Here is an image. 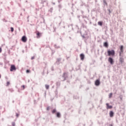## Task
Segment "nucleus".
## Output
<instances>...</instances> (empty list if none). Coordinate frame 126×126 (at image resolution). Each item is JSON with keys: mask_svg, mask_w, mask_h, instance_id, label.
Returning a JSON list of instances; mask_svg holds the SVG:
<instances>
[{"mask_svg": "<svg viewBox=\"0 0 126 126\" xmlns=\"http://www.w3.org/2000/svg\"><path fill=\"white\" fill-rule=\"evenodd\" d=\"M49 87H50V86H49V85H45V88H46V89H48L49 88Z\"/></svg>", "mask_w": 126, "mask_h": 126, "instance_id": "obj_16", "label": "nucleus"}, {"mask_svg": "<svg viewBox=\"0 0 126 126\" xmlns=\"http://www.w3.org/2000/svg\"><path fill=\"white\" fill-rule=\"evenodd\" d=\"M80 58L81 61H84V58H85V56H84V54H81L80 55Z\"/></svg>", "mask_w": 126, "mask_h": 126, "instance_id": "obj_6", "label": "nucleus"}, {"mask_svg": "<svg viewBox=\"0 0 126 126\" xmlns=\"http://www.w3.org/2000/svg\"><path fill=\"white\" fill-rule=\"evenodd\" d=\"M57 118H61V113H60V112H58L57 113Z\"/></svg>", "mask_w": 126, "mask_h": 126, "instance_id": "obj_12", "label": "nucleus"}, {"mask_svg": "<svg viewBox=\"0 0 126 126\" xmlns=\"http://www.w3.org/2000/svg\"><path fill=\"white\" fill-rule=\"evenodd\" d=\"M32 60H34V57H32Z\"/></svg>", "mask_w": 126, "mask_h": 126, "instance_id": "obj_25", "label": "nucleus"}, {"mask_svg": "<svg viewBox=\"0 0 126 126\" xmlns=\"http://www.w3.org/2000/svg\"><path fill=\"white\" fill-rule=\"evenodd\" d=\"M47 110H49V107H47Z\"/></svg>", "mask_w": 126, "mask_h": 126, "instance_id": "obj_27", "label": "nucleus"}, {"mask_svg": "<svg viewBox=\"0 0 126 126\" xmlns=\"http://www.w3.org/2000/svg\"><path fill=\"white\" fill-rule=\"evenodd\" d=\"M108 62L111 63V64H113V63H114V60L111 57L108 58Z\"/></svg>", "mask_w": 126, "mask_h": 126, "instance_id": "obj_5", "label": "nucleus"}, {"mask_svg": "<svg viewBox=\"0 0 126 126\" xmlns=\"http://www.w3.org/2000/svg\"><path fill=\"white\" fill-rule=\"evenodd\" d=\"M120 56H122V54L124 53V46L122 45L120 46Z\"/></svg>", "mask_w": 126, "mask_h": 126, "instance_id": "obj_2", "label": "nucleus"}, {"mask_svg": "<svg viewBox=\"0 0 126 126\" xmlns=\"http://www.w3.org/2000/svg\"><path fill=\"white\" fill-rule=\"evenodd\" d=\"M22 41L24 43H26V42H27V37H26V36H23L22 37Z\"/></svg>", "mask_w": 126, "mask_h": 126, "instance_id": "obj_4", "label": "nucleus"}, {"mask_svg": "<svg viewBox=\"0 0 126 126\" xmlns=\"http://www.w3.org/2000/svg\"><path fill=\"white\" fill-rule=\"evenodd\" d=\"M66 74V73H63V75H65Z\"/></svg>", "mask_w": 126, "mask_h": 126, "instance_id": "obj_26", "label": "nucleus"}, {"mask_svg": "<svg viewBox=\"0 0 126 126\" xmlns=\"http://www.w3.org/2000/svg\"><path fill=\"white\" fill-rule=\"evenodd\" d=\"M37 38H40L41 37V35H42L41 33H40L39 32H36Z\"/></svg>", "mask_w": 126, "mask_h": 126, "instance_id": "obj_9", "label": "nucleus"}, {"mask_svg": "<svg viewBox=\"0 0 126 126\" xmlns=\"http://www.w3.org/2000/svg\"><path fill=\"white\" fill-rule=\"evenodd\" d=\"M0 77H1V76L0 75Z\"/></svg>", "mask_w": 126, "mask_h": 126, "instance_id": "obj_28", "label": "nucleus"}, {"mask_svg": "<svg viewBox=\"0 0 126 126\" xmlns=\"http://www.w3.org/2000/svg\"><path fill=\"white\" fill-rule=\"evenodd\" d=\"M106 107H107L106 108H107V109H112L113 108V106L109 105V103H106Z\"/></svg>", "mask_w": 126, "mask_h": 126, "instance_id": "obj_8", "label": "nucleus"}, {"mask_svg": "<svg viewBox=\"0 0 126 126\" xmlns=\"http://www.w3.org/2000/svg\"><path fill=\"white\" fill-rule=\"evenodd\" d=\"M98 25H99L100 26H102L103 25V24H102V22H98Z\"/></svg>", "mask_w": 126, "mask_h": 126, "instance_id": "obj_14", "label": "nucleus"}, {"mask_svg": "<svg viewBox=\"0 0 126 126\" xmlns=\"http://www.w3.org/2000/svg\"><path fill=\"white\" fill-rule=\"evenodd\" d=\"M103 3H105V4H107V1H106V0H103Z\"/></svg>", "mask_w": 126, "mask_h": 126, "instance_id": "obj_21", "label": "nucleus"}, {"mask_svg": "<svg viewBox=\"0 0 126 126\" xmlns=\"http://www.w3.org/2000/svg\"><path fill=\"white\" fill-rule=\"evenodd\" d=\"M13 70H16V67L14 65H11L10 71H13Z\"/></svg>", "mask_w": 126, "mask_h": 126, "instance_id": "obj_3", "label": "nucleus"}, {"mask_svg": "<svg viewBox=\"0 0 126 126\" xmlns=\"http://www.w3.org/2000/svg\"><path fill=\"white\" fill-rule=\"evenodd\" d=\"M22 88H23V90H24V89H25V86L24 85L22 86Z\"/></svg>", "mask_w": 126, "mask_h": 126, "instance_id": "obj_20", "label": "nucleus"}, {"mask_svg": "<svg viewBox=\"0 0 126 126\" xmlns=\"http://www.w3.org/2000/svg\"><path fill=\"white\" fill-rule=\"evenodd\" d=\"M6 86H8V85H9V84H10V82H7V83H6Z\"/></svg>", "mask_w": 126, "mask_h": 126, "instance_id": "obj_19", "label": "nucleus"}, {"mask_svg": "<svg viewBox=\"0 0 126 126\" xmlns=\"http://www.w3.org/2000/svg\"><path fill=\"white\" fill-rule=\"evenodd\" d=\"M109 116L110 118H113L114 117V112L112 111H110Z\"/></svg>", "mask_w": 126, "mask_h": 126, "instance_id": "obj_10", "label": "nucleus"}, {"mask_svg": "<svg viewBox=\"0 0 126 126\" xmlns=\"http://www.w3.org/2000/svg\"><path fill=\"white\" fill-rule=\"evenodd\" d=\"M113 96V94L112 93H110L109 95V98H112V96Z\"/></svg>", "mask_w": 126, "mask_h": 126, "instance_id": "obj_15", "label": "nucleus"}, {"mask_svg": "<svg viewBox=\"0 0 126 126\" xmlns=\"http://www.w3.org/2000/svg\"><path fill=\"white\" fill-rule=\"evenodd\" d=\"M56 112V109H53L52 111V114H55Z\"/></svg>", "mask_w": 126, "mask_h": 126, "instance_id": "obj_17", "label": "nucleus"}, {"mask_svg": "<svg viewBox=\"0 0 126 126\" xmlns=\"http://www.w3.org/2000/svg\"><path fill=\"white\" fill-rule=\"evenodd\" d=\"M107 54H108V56H109V57L111 56H115V50H108Z\"/></svg>", "mask_w": 126, "mask_h": 126, "instance_id": "obj_1", "label": "nucleus"}, {"mask_svg": "<svg viewBox=\"0 0 126 126\" xmlns=\"http://www.w3.org/2000/svg\"><path fill=\"white\" fill-rule=\"evenodd\" d=\"M95 85L96 86H99L100 85V80H96L95 82Z\"/></svg>", "mask_w": 126, "mask_h": 126, "instance_id": "obj_7", "label": "nucleus"}, {"mask_svg": "<svg viewBox=\"0 0 126 126\" xmlns=\"http://www.w3.org/2000/svg\"><path fill=\"white\" fill-rule=\"evenodd\" d=\"M11 32H13V31H14V29H13V28L11 27Z\"/></svg>", "mask_w": 126, "mask_h": 126, "instance_id": "obj_18", "label": "nucleus"}, {"mask_svg": "<svg viewBox=\"0 0 126 126\" xmlns=\"http://www.w3.org/2000/svg\"><path fill=\"white\" fill-rule=\"evenodd\" d=\"M103 46L104 47H106V48H108V43L107 42H104Z\"/></svg>", "mask_w": 126, "mask_h": 126, "instance_id": "obj_13", "label": "nucleus"}, {"mask_svg": "<svg viewBox=\"0 0 126 126\" xmlns=\"http://www.w3.org/2000/svg\"><path fill=\"white\" fill-rule=\"evenodd\" d=\"M1 51H2L1 48L0 47V53H1Z\"/></svg>", "mask_w": 126, "mask_h": 126, "instance_id": "obj_24", "label": "nucleus"}, {"mask_svg": "<svg viewBox=\"0 0 126 126\" xmlns=\"http://www.w3.org/2000/svg\"><path fill=\"white\" fill-rule=\"evenodd\" d=\"M26 72H27V73H29V72H30V70H27Z\"/></svg>", "mask_w": 126, "mask_h": 126, "instance_id": "obj_22", "label": "nucleus"}, {"mask_svg": "<svg viewBox=\"0 0 126 126\" xmlns=\"http://www.w3.org/2000/svg\"><path fill=\"white\" fill-rule=\"evenodd\" d=\"M119 61L121 63H124V58L123 57H121L119 59Z\"/></svg>", "mask_w": 126, "mask_h": 126, "instance_id": "obj_11", "label": "nucleus"}, {"mask_svg": "<svg viewBox=\"0 0 126 126\" xmlns=\"http://www.w3.org/2000/svg\"><path fill=\"white\" fill-rule=\"evenodd\" d=\"M16 117L17 118H18V117H19V114L16 113Z\"/></svg>", "mask_w": 126, "mask_h": 126, "instance_id": "obj_23", "label": "nucleus"}]
</instances>
